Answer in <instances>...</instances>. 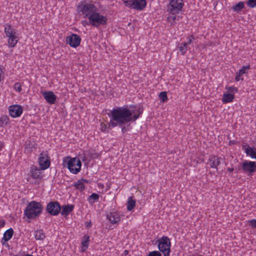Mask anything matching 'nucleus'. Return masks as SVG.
Here are the masks:
<instances>
[{
    "label": "nucleus",
    "mask_w": 256,
    "mask_h": 256,
    "mask_svg": "<svg viewBox=\"0 0 256 256\" xmlns=\"http://www.w3.org/2000/svg\"><path fill=\"white\" fill-rule=\"evenodd\" d=\"M77 12L84 18L88 20L91 26L98 27L106 24L107 18L100 13L97 6L92 2H83L80 3L77 7Z\"/></svg>",
    "instance_id": "obj_2"
},
{
    "label": "nucleus",
    "mask_w": 256,
    "mask_h": 256,
    "mask_svg": "<svg viewBox=\"0 0 256 256\" xmlns=\"http://www.w3.org/2000/svg\"><path fill=\"white\" fill-rule=\"evenodd\" d=\"M42 206L36 201L32 200L28 202L24 210V214L28 220H34L42 213Z\"/></svg>",
    "instance_id": "obj_3"
},
{
    "label": "nucleus",
    "mask_w": 256,
    "mask_h": 256,
    "mask_svg": "<svg viewBox=\"0 0 256 256\" xmlns=\"http://www.w3.org/2000/svg\"><path fill=\"white\" fill-rule=\"evenodd\" d=\"M10 116L12 118L20 116L22 112V108L18 104L10 106L8 108Z\"/></svg>",
    "instance_id": "obj_14"
},
{
    "label": "nucleus",
    "mask_w": 256,
    "mask_h": 256,
    "mask_svg": "<svg viewBox=\"0 0 256 256\" xmlns=\"http://www.w3.org/2000/svg\"><path fill=\"white\" fill-rule=\"evenodd\" d=\"M172 18L174 19V21H176V20H178V18H179V16H174V15H172Z\"/></svg>",
    "instance_id": "obj_43"
},
{
    "label": "nucleus",
    "mask_w": 256,
    "mask_h": 256,
    "mask_svg": "<svg viewBox=\"0 0 256 256\" xmlns=\"http://www.w3.org/2000/svg\"><path fill=\"white\" fill-rule=\"evenodd\" d=\"M85 226H86L87 228H90V227L92 226V224L91 221H86V222H85Z\"/></svg>",
    "instance_id": "obj_41"
},
{
    "label": "nucleus",
    "mask_w": 256,
    "mask_h": 256,
    "mask_svg": "<svg viewBox=\"0 0 256 256\" xmlns=\"http://www.w3.org/2000/svg\"><path fill=\"white\" fill-rule=\"evenodd\" d=\"M136 200H134L132 196L128 198L127 202V210L129 211L132 210L136 206Z\"/></svg>",
    "instance_id": "obj_23"
},
{
    "label": "nucleus",
    "mask_w": 256,
    "mask_h": 256,
    "mask_svg": "<svg viewBox=\"0 0 256 256\" xmlns=\"http://www.w3.org/2000/svg\"><path fill=\"white\" fill-rule=\"evenodd\" d=\"M14 90L18 92H20L22 90V86L20 83L16 82L14 85Z\"/></svg>",
    "instance_id": "obj_36"
},
{
    "label": "nucleus",
    "mask_w": 256,
    "mask_h": 256,
    "mask_svg": "<svg viewBox=\"0 0 256 256\" xmlns=\"http://www.w3.org/2000/svg\"><path fill=\"white\" fill-rule=\"evenodd\" d=\"M226 88L229 92L233 93L236 92L238 90V89L236 87L234 86H230L228 87H226Z\"/></svg>",
    "instance_id": "obj_34"
},
{
    "label": "nucleus",
    "mask_w": 256,
    "mask_h": 256,
    "mask_svg": "<svg viewBox=\"0 0 256 256\" xmlns=\"http://www.w3.org/2000/svg\"><path fill=\"white\" fill-rule=\"evenodd\" d=\"M35 238L36 240H42L45 238V234L42 230L35 232Z\"/></svg>",
    "instance_id": "obj_27"
},
{
    "label": "nucleus",
    "mask_w": 256,
    "mask_h": 256,
    "mask_svg": "<svg viewBox=\"0 0 256 256\" xmlns=\"http://www.w3.org/2000/svg\"><path fill=\"white\" fill-rule=\"evenodd\" d=\"M107 218L112 224L118 223L120 220V215L116 212L108 214Z\"/></svg>",
    "instance_id": "obj_20"
},
{
    "label": "nucleus",
    "mask_w": 256,
    "mask_h": 256,
    "mask_svg": "<svg viewBox=\"0 0 256 256\" xmlns=\"http://www.w3.org/2000/svg\"><path fill=\"white\" fill-rule=\"evenodd\" d=\"M248 222L252 228H256V220H251Z\"/></svg>",
    "instance_id": "obj_37"
},
{
    "label": "nucleus",
    "mask_w": 256,
    "mask_h": 256,
    "mask_svg": "<svg viewBox=\"0 0 256 256\" xmlns=\"http://www.w3.org/2000/svg\"><path fill=\"white\" fill-rule=\"evenodd\" d=\"M81 38L79 36L76 34H72L71 35L67 36L66 38V42L67 44L72 48L78 47L80 43Z\"/></svg>",
    "instance_id": "obj_13"
},
{
    "label": "nucleus",
    "mask_w": 256,
    "mask_h": 256,
    "mask_svg": "<svg viewBox=\"0 0 256 256\" xmlns=\"http://www.w3.org/2000/svg\"><path fill=\"white\" fill-rule=\"evenodd\" d=\"M42 94L44 98L49 104H52L56 102V96L52 91L44 92Z\"/></svg>",
    "instance_id": "obj_16"
},
{
    "label": "nucleus",
    "mask_w": 256,
    "mask_h": 256,
    "mask_svg": "<svg viewBox=\"0 0 256 256\" xmlns=\"http://www.w3.org/2000/svg\"><path fill=\"white\" fill-rule=\"evenodd\" d=\"M27 180L29 181V178H27Z\"/></svg>",
    "instance_id": "obj_47"
},
{
    "label": "nucleus",
    "mask_w": 256,
    "mask_h": 256,
    "mask_svg": "<svg viewBox=\"0 0 256 256\" xmlns=\"http://www.w3.org/2000/svg\"><path fill=\"white\" fill-rule=\"evenodd\" d=\"M84 240L82 242V244L85 248H86L88 246L90 237L88 236L85 235L84 236ZM85 250L86 249H84V250Z\"/></svg>",
    "instance_id": "obj_32"
},
{
    "label": "nucleus",
    "mask_w": 256,
    "mask_h": 256,
    "mask_svg": "<svg viewBox=\"0 0 256 256\" xmlns=\"http://www.w3.org/2000/svg\"><path fill=\"white\" fill-rule=\"evenodd\" d=\"M74 204L63 205L61 207V214L66 216H68L74 210Z\"/></svg>",
    "instance_id": "obj_19"
},
{
    "label": "nucleus",
    "mask_w": 256,
    "mask_h": 256,
    "mask_svg": "<svg viewBox=\"0 0 256 256\" xmlns=\"http://www.w3.org/2000/svg\"><path fill=\"white\" fill-rule=\"evenodd\" d=\"M148 256H162V254L160 252L155 250L150 252Z\"/></svg>",
    "instance_id": "obj_35"
},
{
    "label": "nucleus",
    "mask_w": 256,
    "mask_h": 256,
    "mask_svg": "<svg viewBox=\"0 0 256 256\" xmlns=\"http://www.w3.org/2000/svg\"><path fill=\"white\" fill-rule=\"evenodd\" d=\"M158 96L161 102H166L168 100V96L166 92H160Z\"/></svg>",
    "instance_id": "obj_29"
},
{
    "label": "nucleus",
    "mask_w": 256,
    "mask_h": 256,
    "mask_svg": "<svg viewBox=\"0 0 256 256\" xmlns=\"http://www.w3.org/2000/svg\"><path fill=\"white\" fill-rule=\"evenodd\" d=\"M9 118L6 116H2L0 118V126H6L9 122Z\"/></svg>",
    "instance_id": "obj_26"
},
{
    "label": "nucleus",
    "mask_w": 256,
    "mask_h": 256,
    "mask_svg": "<svg viewBox=\"0 0 256 256\" xmlns=\"http://www.w3.org/2000/svg\"><path fill=\"white\" fill-rule=\"evenodd\" d=\"M99 195L97 194L92 193L88 198V202L90 204H93L94 202H98L99 199Z\"/></svg>",
    "instance_id": "obj_24"
},
{
    "label": "nucleus",
    "mask_w": 256,
    "mask_h": 256,
    "mask_svg": "<svg viewBox=\"0 0 256 256\" xmlns=\"http://www.w3.org/2000/svg\"><path fill=\"white\" fill-rule=\"evenodd\" d=\"M88 183V181L87 180L81 178L74 182L73 185L77 190L83 191L85 189V184Z\"/></svg>",
    "instance_id": "obj_18"
},
{
    "label": "nucleus",
    "mask_w": 256,
    "mask_h": 256,
    "mask_svg": "<svg viewBox=\"0 0 256 256\" xmlns=\"http://www.w3.org/2000/svg\"><path fill=\"white\" fill-rule=\"evenodd\" d=\"M158 248L164 256H169L170 252L171 242L170 239L166 236H162L158 240Z\"/></svg>",
    "instance_id": "obj_7"
},
{
    "label": "nucleus",
    "mask_w": 256,
    "mask_h": 256,
    "mask_svg": "<svg viewBox=\"0 0 256 256\" xmlns=\"http://www.w3.org/2000/svg\"><path fill=\"white\" fill-rule=\"evenodd\" d=\"M184 6L183 0H170L167 6V10L170 14L176 15L182 11Z\"/></svg>",
    "instance_id": "obj_6"
},
{
    "label": "nucleus",
    "mask_w": 256,
    "mask_h": 256,
    "mask_svg": "<svg viewBox=\"0 0 256 256\" xmlns=\"http://www.w3.org/2000/svg\"><path fill=\"white\" fill-rule=\"evenodd\" d=\"M247 155L252 158L256 159V148L252 147L248 148L246 150Z\"/></svg>",
    "instance_id": "obj_25"
},
{
    "label": "nucleus",
    "mask_w": 256,
    "mask_h": 256,
    "mask_svg": "<svg viewBox=\"0 0 256 256\" xmlns=\"http://www.w3.org/2000/svg\"><path fill=\"white\" fill-rule=\"evenodd\" d=\"M30 176L35 180V184H38L43 178L44 174L40 169L32 165L30 168Z\"/></svg>",
    "instance_id": "obj_10"
},
{
    "label": "nucleus",
    "mask_w": 256,
    "mask_h": 256,
    "mask_svg": "<svg viewBox=\"0 0 256 256\" xmlns=\"http://www.w3.org/2000/svg\"><path fill=\"white\" fill-rule=\"evenodd\" d=\"M234 98V94L224 92L223 94L222 102L224 104H227L232 102Z\"/></svg>",
    "instance_id": "obj_22"
},
{
    "label": "nucleus",
    "mask_w": 256,
    "mask_h": 256,
    "mask_svg": "<svg viewBox=\"0 0 256 256\" xmlns=\"http://www.w3.org/2000/svg\"><path fill=\"white\" fill-rule=\"evenodd\" d=\"M242 168L244 172L251 174L256 171V162L245 160L242 164Z\"/></svg>",
    "instance_id": "obj_12"
},
{
    "label": "nucleus",
    "mask_w": 256,
    "mask_h": 256,
    "mask_svg": "<svg viewBox=\"0 0 256 256\" xmlns=\"http://www.w3.org/2000/svg\"><path fill=\"white\" fill-rule=\"evenodd\" d=\"M6 224V221L4 219H0V228H3Z\"/></svg>",
    "instance_id": "obj_40"
},
{
    "label": "nucleus",
    "mask_w": 256,
    "mask_h": 256,
    "mask_svg": "<svg viewBox=\"0 0 256 256\" xmlns=\"http://www.w3.org/2000/svg\"><path fill=\"white\" fill-rule=\"evenodd\" d=\"M167 21L171 25H175L176 24V21H174L172 16H170L167 18Z\"/></svg>",
    "instance_id": "obj_38"
},
{
    "label": "nucleus",
    "mask_w": 256,
    "mask_h": 256,
    "mask_svg": "<svg viewBox=\"0 0 256 256\" xmlns=\"http://www.w3.org/2000/svg\"><path fill=\"white\" fill-rule=\"evenodd\" d=\"M48 212L52 216H57L61 210V206L58 202H50L46 206Z\"/></svg>",
    "instance_id": "obj_11"
},
{
    "label": "nucleus",
    "mask_w": 256,
    "mask_h": 256,
    "mask_svg": "<svg viewBox=\"0 0 256 256\" xmlns=\"http://www.w3.org/2000/svg\"><path fill=\"white\" fill-rule=\"evenodd\" d=\"M194 36L193 35H191L190 36H189L187 39L188 40V42H186L187 43V45L188 44H190L192 42V40H194Z\"/></svg>",
    "instance_id": "obj_39"
},
{
    "label": "nucleus",
    "mask_w": 256,
    "mask_h": 256,
    "mask_svg": "<svg viewBox=\"0 0 256 256\" xmlns=\"http://www.w3.org/2000/svg\"><path fill=\"white\" fill-rule=\"evenodd\" d=\"M4 78V73L2 72V69L0 66V82Z\"/></svg>",
    "instance_id": "obj_42"
},
{
    "label": "nucleus",
    "mask_w": 256,
    "mask_h": 256,
    "mask_svg": "<svg viewBox=\"0 0 256 256\" xmlns=\"http://www.w3.org/2000/svg\"><path fill=\"white\" fill-rule=\"evenodd\" d=\"M126 128H125L124 127V128H122V132L123 133L125 132H126Z\"/></svg>",
    "instance_id": "obj_45"
},
{
    "label": "nucleus",
    "mask_w": 256,
    "mask_h": 256,
    "mask_svg": "<svg viewBox=\"0 0 256 256\" xmlns=\"http://www.w3.org/2000/svg\"><path fill=\"white\" fill-rule=\"evenodd\" d=\"M227 170L229 172H232L234 170V168H228Z\"/></svg>",
    "instance_id": "obj_44"
},
{
    "label": "nucleus",
    "mask_w": 256,
    "mask_h": 256,
    "mask_svg": "<svg viewBox=\"0 0 256 256\" xmlns=\"http://www.w3.org/2000/svg\"><path fill=\"white\" fill-rule=\"evenodd\" d=\"M14 230L12 228H10L6 230L4 234L3 238H2V241L6 242L10 240L14 235Z\"/></svg>",
    "instance_id": "obj_21"
},
{
    "label": "nucleus",
    "mask_w": 256,
    "mask_h": 256,
    "mask_svg": "<svg viewBox=\"0 0 256 256\" xmlns=\"http://www.w3.org/2000/svg\"><path fill=\"white\" fill-rule=\"evenodd\" d=\"M112 128L111 126H110V124H108V126L105 123H101L100 125V130L101 132H109L111 128Z\"/></svg>",
    "instance_id": "obj_28"
},
{
    "label": "nucleus",
    "mask_w": 256,
    "mask_h": 256,
    "mask_svg": "<svg viewBox=\"0 0 256 256\" xmlns=\"http://www.w3.org/2000/svg\"><path fill=\"white\" fill-rule=\"evenodd\" d=\"M221 158L217 156H210L208 158V162L211 168H218V166L220 164Z\"/></svg>",
    "instance_id": "obj_17"
},
{
    "label": "nucleus",
    "mask_w": 256,
    "mask_h": 256,
    "mask_svg": "<svg viewBox=\"0 0 256 256\" xmlns=\"http://www.w3.org/2000/svg\"><path fill=\"white\" fill-rule=\"evenodd\" d=\"M247 6L251 8L256 7V0H248L247 2Z\"/></svg>",
    "instance_id": "obj_33"
},
{
    "label": "nucleus",
    "mask_w": 256,
    "mask_h": 256,
    "mask_svg": "<svg viewBox=\"0 0 256 256\" xmlns=\"http://www.w3.org/2000/svg\"><path fill=\"white\" fill-rule=\"evenodd\" d=\"M244 7V4L243 2H238L234 6L233 8V10L235 12H240L242 9Z\"/></svg>",
    "instance_id": "obj_30"
},
{
    "label": "nucleus",
    "mask_w": 256,
    "mask_h": 256,
    "mask_svg": "<svg viewBox=\"0 0 256 256\" xmlns=\"http://www.w3.org/2000/svg\"><path fill=\"white\" fill-rule=\"evenodd\" d=\"M142 111L140 108L129 109L128 106L118 107L110 111L109 124L112 128L136 121L142 114Z\"/></svg>",
    "instance_id": "obj_1"
},
{
    "label": "nucleus",
    "mask_w": 256,
    "mask_h": 256,
    "mask_svg": "<svg viewBox=\"0 0 256 256\" xmlns=\"http://www.w3.org/2000/svg\"><path fill=\"white\" fill-rule=\"evenodd\" d=\"M38 162L42 170H45L50 167V158L47 151L40 153L38 158Z\"/></svg>",
    "instance_id": "obj_9"
},
{
    "label": "nucleus",
    "mask_w": 256,
    "mask_h": 256,
    "mask_svg": "<svg viewBox=\"0 0 256 256\" xmlns=\"http://www.w3.org/2000/svg\"><path fill=\"white\" fill-rule=\"evenodd\" d=\"M250 69V66H243L240 70L236 73L235 80L236 82L240 80L243 81L244 78V74H246L248 73V70Z\"/></svg>",
    "instance_id": "obj_15"
},
{
    "label": "nucleus",
    "mask_w": 256,
    "mask_h": 256,
    "mask_svg": "<svg viewBox=\"0 0 256 256\" xmlns=\"http://www.w3.org/2000/svg\"><path fill=\"white\" fill-rule=\"evenodd\" d=\"M64 166L73 174H78L81 170L82 162L78 158L67 156L64 160Z\"/></svg>",
    "instance_id": "obj_5"
},
{
    "label": "nucleus",
    "mask_w": 256,
    "mask_h": 256,
    "mask_svg": "<svg viewBox=\"0 0 256 256\" xmlns=\"http://www.w3.org/2000/svg\"><path fill=\"white\" fill-rule=\"evenodd\" d=\"M2 143L1 142H0V150H2Z\"/></svg>",
    "instance_id": "obj_46"
},
{
    "label": "nucleus",
    "mask_w": 256,
    "mask_h": 256,
    "mask_svg": "<svg viewBox=\"0 0 256 256\" xmlns=\"http://www.w3.org/2000/svg\"><path fill=\"white\" fill-rule=\"evenodd\" d=\"M187 43L181 44L179 49L182 55H184L187 51Z\"/></svg>",
    "instance_id": "obj_31"
},
{
    "label": "nucleus",
    "mask_w": 256,
    "mask_h": 256,
    "mask_svg": "<svg viewBox=\"0 0 256 256\" xmlns=\"http://www.w3.org/2000/svg\"><path fill=\"white\" fill-rule=\"evenodd\" d=\"M125 6L138 10H143L146 6V0H122Z\"/></svg>",
    "instance_id": "obj_8"
},
{
    "label": "nucleus",
    "mask_w": 256,
    "mask_h": 256,
    "mask_svg": "<svg viewBox=\"0 0 256 256\" xmlns=\"http://www.w3.org/2000/svg\"><path fill=\"white\" fill-rule=\"evenodd\" d=\"M4 32L8 38V46L15 47L19 40L17 30L10 24L6 23L4 26Z\"/></svg>",
    "instance_id": "obj_4"
}]
</instances>
